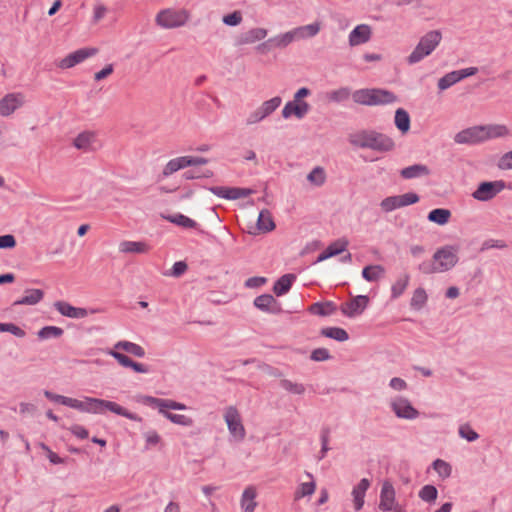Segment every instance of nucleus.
<instances>
[{"label":"nucleus","instance_id":"obj_36","mask_svg":"<svg viewBox=\"0 0 512 512\" xmlns=\"http://www.w3.org/2000/svg\"><path fill=\"white\" fill-rule=\"evenodd\" d=\"M410 276L407 273L402 274L391 286V298H399L409 285Z\"/></svg>","mask_w":512,"mask_h":512},{"label":"nucleus","instance_id":"obj_43","mask_svg":"<svg viewBox=\"0 0 512 512\" xmlns=\"http://www.w3.org/2000/svg\"><path fill=\"white\" fill-rule=\"evenodd\" d=\"M428 296L426 291L423 288H417L412 295L410 305L415 310L422 309L426 302H427Z\"/></svg>","mask_w":512,"mask_h":512},{"label":"nucleus","instance_id":"obj_34","mask_svg":"<svg viewBox=\"0 0 512 512\" xmlns=\"http://www.w3.org/2000/svg\"><path fill=\"white\" fill-rule=\"evenodd\" d=\"M114 349L123 350L139 358L145 356L144 348L130 341H119L114 345Z\"/></svg>","mask_w":512,"mask_h":512},{"label":"nucleus","instance_id":"obj_10","mask_svg":"<svg viewBox=\"0 0 512 512\" xmlns=\"http://www.w3.org/2000/svg\"><path fill=\"white\" fill-rule=\"evenodd\" d=\"M282 100L279 96L273 97L265 102L257 108L254 112L250 113V115L246 119L247 125L256 124L269 115H271L281 104Z\"/></svg>","mask_w":512,"mask_h":512},{"label":"nucleus","instance_id":"obj_64","mask_svg":"<svg viewBox=\"0 0 512 512\" xmlns=\"http://www.w3.org/2000/svg\"><path fill=\"white\" fill-rule=\"evenodd\" d=\"M69 431L74 436H76L77 438H80V439H86L89 435L88 430L85 427L78 425V424L72 425L69 428Z\"/></svg>","mask_w":512,"mask_h":512},{"label":"nucleus","instance_id":"obj_63","mask_svg":"<svg viewBox=\"0 0 512 512\" xmlns=\"http://www.w3.org/2000/svg\"><path fill=\"white\" fill-rule=\"evenodd\" d=\"M62 405H65V406H68L70 408H73V409H76V410H79V411L83 412L84 400H78V399H75V398L64 396V400H63V404Z\"/></svg>","mask_w":512,"mask_h":512},{"label":"nucleus","instance_id":"obj_37","mask_svg":"<svg viewBox=\"0 0 512 512\" xmlns=\"http://www.w3.org/2000/svg\"><path fill=\"white\" fill-rule=\"evenodd\" d=\"M336 311V306L333 302L314 303L309 307V312L319 316H328Z\"/></svg>","mask_w":512,"mask_h":512},{"label":"nucleus","instance_id":"obj_62","mask_svg":"<svg viewBox=\"0 0 512 512\" xmlns=\"http://www.w3.org/2000/svg\"><path fill=\"white\" fill-rule=\"evenodd\" d=\"M2 332H9L20 338L25 336V331L13 323H3Z\"/></svg>","mask_w":512,"mask_h":512},{"label":"nucleus","instance_id":"obj_49","mask_svg":"<svg viewBox=\"0 0 512 512\" xmlns=\"http://www.w3.org/2000/svg\"><path fill=\"white\" fill-rule=\"evenodd\" d=\"M437 496L438 491L433 485H425L419 491V497L425 502H434Z\"/></svg>","mask_w":512,"mask_h":512},{"label":"nucleus","instance_id":"obj_39","mask_svg":"<svg viewBox=\"0 0 512 512\" xmlns=\"http://www.w3.org/2000/svg\"><path fill=\"white\" fill-rule=\"evenodd\" d=\"M352 99L356 104L372 106L371 88H363V89L355 90L352 93Z\"/></svg>","mask_w":512,"mask_h":512},{"label":"nucleus","instance_id":"obj_58","mask_svg":"<svg viewBox=\"0 0 512 512\" xmlns=\"http://www.w3.org/2000/svg\"><path fill=\"white\" fill-rule=\"evenodd\" d=\"M222 21L227 26H237L242 22V14L240 11H234L233 13L225 15Z\"/></svg>","mask_w":512,"mask_h":512},{"label":"nucleus","instance_id":"obj_27","mask_svg":"<svg viewBox=\"0 0 512 512\" xmlns=\"http://www.w3.org/2000/svg\"><path fill=\"white\" fill-rule=\"evenodd\" d=\"M370 486V482L368 479L363 478L356 487L352 490L353 502L355 510H360L364 505V497L366 491Z\"/></svg>","mask_w":512,"mask_h":512},{"label":"nucleus","instance_id":"obj_20","mask_svg":"<svg viewBox=\"0 0 512 512\" xmlns=\"http://www.w3.org/2000/svg\"><path fill=\"white\" fill-rule=\"evenodd\" d=\"M372 36L371 27L367 24L357 25L349 34L350 46H358L367 43Z\"/></svg>","mask_w":512,"mask_h":512},{"label":"nucleus","instance_id":"obj_59","mask_svg":"<svg viewBox=\"0 0 512 512\" xmlns=\"http://www.w3.org/2000/svg\"><path fill=\"white\" fill-rule=\"evenodd\" d=\"M212 176H213V172L210 170H207L203 174H200L198 171H195V170H187L182 175V177L185 180L204 179V178H210Z\"/></svg>","mask_w":512,"mask_h":512},{"label":"nucleus","instance_id":"obj_33","mask_svg":"<svg viewBox=\"0 0 512 512\" xmlns=\"http://www.w3.org/2000/svg\"><path fill=\"white\" fill-rule=\"evenodd\" d=\"M385 268L381 265H368L362 270V277L368 282H375L383 278Z\"/></svg>","mask_w":512,"mask_h":512},{"label":"nucleus","instance_id":"obj_52","mask_svg":"<svg viewBox=\"0 0 512 512\" xmlns=\"http://www.w3.org/2000/svg\"><path fill=\"white\" fill-rule=\"evenodd\" d=\"M292 115L296 116L298 119H302L299 106L294 100L287 102L282 110V116L285 119L291 117Z\"/></svg>","mask_w":512,"mask_h":512},{"label":"nucleus","instance_id":"obj_12","mask_svg":"<svg viewBox=\"0 0 512 512\" xmlns=\"http://www.w3.org/2000/svg\"><path fill=\"white\" fill-rule=\"evenodd\" d=\"M481 125L472 126L458 132L454 136V141L457 144L476 145L484 141L483 131Z\"/></svg>","mask_w":512,"mask_h":512},{"label":"nucleus","instance_id":"obj_3","mask_svg":"<svg viewBox=\"0 0 512 512\" xmlns=\"http://www.w3.org/2000/svg\"><path fill=\"white\" fill-rule=\"evenodd\" d=\"M457 251L453 246H444L434 253L432 260L422 262L418 269L424 274L446 272L458 262Z\"/></svg>","mask_w":512,"mask_h":512},{"label":"nucleus","instance_id":"obj_21","mask_svg":"<svg viewBox=\"0 0 512 512\" xmlns=\"http://www.w3.org/2000/svg\"><path fill=\"white\" fill-rule=\"evenodd\" d=\"M258 495V491L255 486L249 485L247 486L241 495L240 498V507L243 512H254L258 506L256 501Z\"/></svg>","mask_w":512,"mask_h":512},{"label":"nucleus","instance_id":"obj_15","mask_svg":"<svg viewBox=\"0 0 512 512\" xmlns=\"http://www.w3.org/2000/svg\"><path fill=\"white\" fill-rule=\"evenodd\" d=\"M24 104V96L21 93H9L0 100V115L10 116Z\"/></svg>","mask_w":512,"mask_h":512},{"label":"nucleus","instance_id":"obj_61","mask_svg":"<svg viewBox=\"0 0 512 512\" xmlns=\"http://www.w3.org/2000/svg\"><path fill=\"white\" fill-rule=\"evenodd\" d=\"M497 166L501 170L512 169V150L499 158Z\"/></svg>","mask_w":512,"mask_h":512},{"label":"nucleus","instance_id":"obj_44","mask_svg":"<svg viewBox=\"0 0 512 512\" xmlns=\"http://www.w3.org/2000/svg\"><path fill=\"white\" fill-rule=\"evenodd\" d=\"M321 334L325 337L332 338L340 342L346 341L349 338L348 333L339 327L324 328L322 329Z\"/></svg>","mask_w":512,"mask_h":512},{"label":"nucleus","instance_id":"obj_54","mask_svg":"<svg viewBox=\"0 0 512 512\" xmlns=\"http://www.w3.org/2000/svg\"><path fill=\"white\" fill-rule=\"evenodd\" d=\"M350 95L352 96L350 89L347 87H342L330 92L328 97L329 100L339 103L346 101L350 97Z\"/></svg>","mask_w":512,"mask_h":512},{"label":"nucleus","instance_id":"obj_57","mask_svg":"<svg viewBox=\"0 0 512 512\" xmlns=\"http://www.w3.org/2000/svg\"><path fill=\"white\" fill-rule=\"evenodd\" d=\"M108 354L111 355L114 359H116L121 366L130 368L133 360H131L125 354L118 352V349L113 348L108 352Z\"/></svg>","mask_w":512,"mask_h":512},{"label":"nucleus","instance_id":"obj_9","mask_svg":"<svg viewBox=\"0 0 512 512\" xmlns=\"http://www.w3.org/2000/svg\"><path fill=\"white\" fill-rule=\"evenodd\" d=\"M189 18L188 13L185 10L173 11L170 9L160 11L156 16L157 25L166 28H176L183 26Z\"/></svg>","mask_w":512,"mask_h":512},{"label":"nucleus","instance_id":"obj_17","mask_svg":"<svg viewBox=\"0 0 512 512\" xmlns=\"http://www.w3.org/2000/svg\"><path fill=\"white\" fill-rule=\"evenodd\" d=\"M118 250L123 254H147L151 245L146 241L124 240L119 243Z\"/></svg>","mask_w":512,"mask_h":512},{"label":"nucleus","instance_id":"obj_48","mask_svg":"<svg viewBox=\"0 0 512 512\" xmlns=\"http://www.w3.org/2000/svg\"><path fill=\"white\" fill-rule=\"evenodd\" d=\"M298 38L304 39L307 37H314L320 31L319 23H312L305 26L295 28Z\"/></svg>","mask_w":512,"mask_h":512},{"label":"nucleus","instance_id":"obj_7","mask_svg":"<svg viewBox=\"0 0 512 512\" xmlns=\"http://www.w3.org/2000/svg\"><path fill=\"white\" fill-rule=\"evenodd\" d=\"M223 419L230 435L236 441H243L246 437V429L239 410L235 406L226 407L223 411Z\"/></svg>","mask_w":512,"mask_h":512},{"label":"nucleus","instance_id":"obj_22","mask_svg":"<svg viewBox=\"0 0 512 512\" xmlns=\"http://www.w3.org/2000/svg\"><path fill=\"white\" fill-rule=\"evenodd\" d=\"M254 305L261 311L268 313H279L281 311L280 304L270 294H263L255 298Z\"/></svg>","mask_w":512,"mask_h":512},{"label":"nucleus","instance_id":"obj_6","mask_svg":"<svg viewBox=\"0 0 512 512\" xmlns=\"http://www.w3.org/2000/svg\"><path fill=\"white\" fill-rule=\"evenodd\" d=\"M207 163L208 159L204 157L179 156L172 158L166 163L162 171L157 175V181L162 182L164 179L187 167L200 166Z\"/></svg>","mask_w":512,"mask_h":512},{"label":"nucleus","instance_id":"obj_24","mask_svg":"<svg viewBox=\"0 0 512 512\" xmlns=\"http://www.w3.org/2000/svg\"><path fill=\"white\" fill-rule=\"evenodd\" d=\"M483 131L484 141L495 138L507 137L510 135V130L503 124H488L481 125Z\"/></svg>","mask_w":512,"mask_h":512},{"label":"nucleus","instance_id":"obj_4","mask_svg":"<svg viewBox=\"0 0 512 512\" xmlns=\"http://www.w3.org/2000/svg\"><path fill=\"white\" fill-rule=\"evenodd\" d=\"M106 411H110L114 414L123 416L133 421H142V418L137 414L129 412L126 408L122 407L116 402L93 397H84L83 412L91 414H104Z\"/></svg>","mask_w":512,"mask_h":512},{"label":"nucleus","instance_id":"obj_1","mask_svg":"<svg viewBox=\"0 0 512 512\" xmlns=\"http://www.w3.org/2000/svg\"><path fill=\"white\" fill-rule=\"evenodd\" d=\"M348 140L352 146L380 153L390 152L395 148V142L390 136L375 130L357 131L350 134Z\"/></svg>","mask_w":512,"mask_h":512},{"label":"nucleus","instance_id":"obj_56","mask_svg":"<svg viewBox=\"0 0 512 512\" xmlns=\"http://www.w3.org/2000/svg\"><path fill=\"white\" fill-rule=\"evenodd\" d=\"M204 188L208 189L210 192H254L251 188H240V187H222V186H207L204 185Z\"/></svg>","mask_w":512,"mask_h":512},{"label":"nucleus","instance_id":"obj_28","mask_svg":"<svg viewBox=\"0 0 512 512\" xmlns=\"http://www.w3.org/2000/svg\"><path fill=\"white\" fill-rule=\"evenodd\" d=\"M512 190V181L506 182L503 180L482 182L475 190V192H501L502 190Z\"/></svg>","mask_w":512,"mask_h":512},{"label":"nucleus","instance_id":"obj_14","mask_svg":"<svg viewBox=\"0 0 512 512\" xmlns=\"http://www.w3.org/2000/svg\"><path fill=\"white\" fill-rule=\"evenodd\" d=\"M418 197L416 194H403V195H395L384 199L381 202V208L385 212L393 211L397 208H401L410 204H414L418 202Z\"/></svg>","mask_w":512,"mask_h":512},{"label":"nucleus","instance_id":"obj_31","mask_svg":"<svg viewBox=\"0 0 512 512\" xmlns=\"http://www.w3.org/2000/svg\"><path fill=\"white\" fill-rule=\"evenodd\" d=\"M394 123L402 134H406L410 130L411 123L408 112L403 108H398L395 111Z\"/></svg>","mask_w":512,"mask_h":512},{"label":"nucleus","instance_id":"obj_11","mask_svg":"<svg viewBox=\"0 0 512 512\" xmlns=\"http://www.w3.org/2000/svg\"><path fill=\"white\" fill-rule=\"evenodd\" d=\"M390 407L398 418L413 420L419 415V412L412 406L411 402L402 396L391 399Z\"/></svg>","mask_w":512,"mask_h":512},{"label":"nucleus","instance_id":"obj_38","mask_svg":"<svg viewBox=\"0 0 512 512\" xmlns=\"http://www.w3.org/2000/svg\"><path fill=\"white\" fill-rule=\"evenodd\" d=\"M267 35V31L263 28H253L248 32L244 33L240 40V44H250L256 41L262 40Z\"/></svg>","mask_w":512,"mask_h":512},{"label":"nucleus","instance_id":"obj_35","mask_svg":"<svg viewBox=\"0 0 512 512\" xmlns=\"http://www.w3.org/2000/svg\"><path fill=\"white\" fill-rule=\"evenodd\" d=\"M294 279H295V276L292 274L283 275L281 278H279L275 282L274 287H273L274 293L277 296L286 294L290 290Z\"/></svg>","mask_w":512,"mask_h":512},{"label":"nucleus","instance_id":"obj_42","mask_svg":"<svg viewBox=\"0 0 512 512\" xmlns=\"http://www.w3.org/2000/svg\"><path fill=\"white\" fill-rule=\"evenodd\" d=\"M316 490V483L311 480L309 482H303L298 485L295 493H294V499L300 500L303 497L311 496L314 494Z\"/></svg>","mask_w":512,"mask_h":512},{"label":"nucleus","instance_id":"obj_2","mask_svg":"<svg viewBox=\"0 0 512 512\" xmlns=\"http://www.w3.org/2000/svg\"><path fill=\"white\" fill-rule=\"evenodd\" d=\"M141 403L147 405L149 407L158 409L159 413L162 414L166 419L171 421L174 424L181 425L184 427H190L193 425L194 421L191 417L171 413L169 410H185L187 409L186 405L180 402H176L171 399L164 398H156L152 396H143L141 398Z\"/></svg>","mask_w":512,"mask_h":512},{"label":"nucleus","instance_id":"obj_50","mask_svg":"<svg viewBox=\"0 0 512 512\" xmlns=\"http://www.w3.org/2000/svg\"><path fill=\"white\" fill-rule=\"evenodd\" d=\"M63 334V329L56 326H46L39 330L38 336L41 339L58 338Z\"/></svg>","mask_w":512,"mask_h":512},{"label":"nucleus","instance_id":"obj_23","mask_svg":"<svg viewBox=\"0 0 512 512\" xmlns=\"http://www.w3.org/2000/svg\"><path fill=\"white\" fill-rule=\"evenodd\" d=\"M372 106L392 104L398 101V97L391 91L382 88H371Z\"/></svg>","mask_w":512,"mask_h":512},{"label":"nucleus","instance_id":"obj_19","mask_svg":"<svg viewBox=\"0 0 512 512\" xmlns=\"http://www.w3.org/2000/svg\"><path fill=\"white\" fill-rule=\"evenodd\" d=\"M54 307L62 316L68 318L81 319L88 316V311L85 308L74 307L65 301H56Z\"/></svg>","mask_w":512,"mask_h":512},{"label":"nucleus","instance_id":"obj_46","mask_svg":"<svg viewBox=\"0 0 512 512\" xmlns=\"http://www.w3.org/2000/svg\"><path fill=\"white\" fill-rule=\"evenodd\" d=\"M432 466H433V469L438 474V476L443 480L450 477V475L452 473L451 465L442 459H436L433 462Z\"/></svg>","mask_w":512,"mask_h":512},{"label":"nucleus","instance_id":"obj_18","mask_svg":"<svg viewBox=\"0 0 512 512\" xmlns=\"http://www.w3.org/2000/svg\"><path fill=\"white\" fill-rule=\"evenodd\" d=\"M96 144L97 137L92 131L81 132L73 141L74 147L84 152L95 151L97 148Z\"/></svg>","mask_w":512,"mask_h":512},{"label":"nucleus","instance_id":"obj_41","mask_svg":"<svg viewBox=\"0 0 512 512\" xmlns=\"http://www.w3.org/2000/svg\"><path fill=\"white\" fill-rule=\"evenodd\" d=\"M257 227L262 232H270L275 228L274 221L269 211L262 210L259 213Z\"/></svg>","mask_w":512,"mask_h":512},{"label":"nucleus","instance_id":"obj_13","mask_svg":"<svg viewBox=\"0 0 512 512\" xmlns=\"http://www.w3.org/2000/svg\"><path fill=\"white\" fill-rule=\"evenodd\" d=\"M97 52V48H81L68 54L65 58L61 59L58 63V67L61 69L72 68L75 65L83 62L87 58L94 56L95 54H97Z\"/></svg>","mask_w":512,"mask_h":512},{"label":"nucleus","instance_id":"obj_47","mask_svg":"<svg viewBox=\"0 0 512 512\" xmlns=\"http://www.w3.org/2000/svg\"><path fill=\"white\" fill-rule=\"evenodd\" d=\"M461 81L460 77L457 73V70L449 72L445 74L443 77H441L438 80V88L439 90L443 91L451 87L452 85L456 84L457 82Z\"/></svg>","mask_w":512,"mask_h":512},{"label":"nucleus","instance_id":"obj_26","mask_svg":"<svg viewBox=\"0 0 512 512\" xmlns=\"http://www.w3.org/2000/svg\"><path fill=\"white\" fill-rule=\"evenodd\" d=\"M296 39H299L298 34L296 30L293 29L275 38L269 39L266 43H262L261 45H259L258 49L265 47L267 44L273 45L275 47H286Z\"/></svg>","mask_w":512,"mask_h":512},{"label":"nucleus","instance_id":"obj_45","mask_svg":"<svg viewBox=\"0 0 512 512\" xmlns=\"http://www.w3.org/2000/svg\"><path fill=\"white\" fill-rule=\"evenodd\" d=\"M145 448L151 449L163 443L161 435L156 430H148L143 434Z\"/></svg>","mask_w":512,"mask_h":512},{"label":"nucleus","instance_id":"obj_16","mask_svg":"<svg viewBox=\"0 0 512 512\" xmlns=\"http://www.w3.org/2000/svg\"><path fill=\"white\" fill-rule=\"evenodd\" d=\"M368 297L364 295H359L354 297L349 302L342 304L341 312L348 316L354 317L356 315H360L366 308L368 304Z\"/></svg>","mask_w":512,"mask_h":512},{"label":"nucleus","instance_id":"obj_25","mask_svg":"<svg viewBox=\"0 0 512 512\" xmlns=\"http://www.w3.org/2000/svg\"><path fill=\"white\" fill-rule=\"evenodd\" d=\"M348 241L344 238L338 239L331 243L325 251H323L317 258V262H322L330 257L336 256L346 250Z\"/></svg>","mask_w":512,"mask_h":512},{"label":"nucleus","instance_id":"obj_40","mask_svg":"<svg viewBox=\"0 0 512 512\" xmlns=\"http://www.w3.org/2000/svg\"><path fill=\"white\" fill-rule=\"evenodd\" d=\"M451 217L448 209L437 208L429 212L428 220L438 225H445Z\"/></svg>","mask_w":512,"mask_h":512},{"label":"nucleus","instance_id":"obj_32","mask_svg":"<svg viewBox=\"0 0 512 512\" xmlns=\"http://www.w3.org/2000/svg\"><path fill=\"white\" fill-rule=\"evenodd\" d=\"M429 172V168L426 165L414 164L409 167L403 168L400 172V175L405 179H412L427 176Z\"/></svg>","mask_w":512,"mask_h":512},{"label":"nucleus","instance_id":"obj_55","mask_svg":"<svg viewBox=\"0 0 512 512\" xmlns=\"http://www.w3.org/2000/svg\"><path fill=\"white\" fill-rule=\"evenodd\" d=\"M458 432L461 438H464L469 442L476 441L479 438L478 433L474 431L469 424H462L459 427Z\"/></svg>","mask_w":512,"mask_h":512},{"label":"nucleus","instance_id":"obj_53","mask_svg":"<svg viewBox=\"0 0 512 512\" xmlns=\"http://www.w3.org/2000/svg\"><path fill=\"white\" fill-rule=\"evenodd\" d=\"M325 171L321 167H315L307 176V180L316 186L325 182Z\"/></svg>","mask_w":512,"mask_h":512},{"label":"nucleus","instance_id":"obj_60","mask_svg":"<svg viewBox=\"0 0 512 512\" xmlns=\"http://www.w3.org/2000/svg\"><path fill=\"white\" fill-rule=\"evenodd\" d=\"M16 238L12 234L0 236V249H13L16 247Z\"/></svg>","mask_w":512,"mask_h":512},{"label":"nucleus","instance_id":"obj_51","mask_svg":"<svg viewBox=\"0 0 512 512\" xmlns=\"http://www.w3.org/2000/svg\"><path fill=\"white\" fill-rule=\"evenodd\" d=\"M280 385L284 390L292 394L301 395L305 392V387L303 384L292 382L287 379L281 380Z\"/></svg>","mask_w":512,"mask_h":512},{"label":"nucleus","instance_id":"obj_30","mask_svg":"<svg viewBox=\"0 0 512 512\" xmlns=\"http://www.w3.org/2000/svg\"><path fill=\"white\" fill-rule=\"evenodd\" d=\"M164 219H166L167 221L177 225V226H180L184 229H196L198 224L195 220L183 215V214H180V213H177V214H173V215H167V216H162Z\"/></svg>","mask_w":512,"mask_h":512},{"label":"nucleus","instance_id":"obj_5","mask_svg":"<svg viewBox=\"0 0 512 512\" xmlns=\"http://www.w3.org/2000/svg\"><path fill=\"white\" fill-rule=\"evenodd\" d=\"M441 39L442 34L439 30H432L426 33L408 56L407 62L411 65L416 64L426 56H429L439 45Z\"/></svg>","mask_w":512,"mask_h":512},{"label":"nucleus","instance_id":"obj_8","mask_svg":"<svg viewBox=\"0 0 512 512\" xmlns=\"http://www.w3.org/2000/svg\"><path fill=\"white\" fill-rule=\"evenodd\" d=\"M379 509L384 512H405V509L396 500V491L393 484L385 480L380 491Z\"/></svg>","mask_w":512,"mask_h":512},{"label":"nucleus","instance_id":"obj_29","mask_svg":"<svg viewBox=\"0 0 512 512\" xmlns=\"http://www.w3.org/2000/svg\"><path fill=\"white\" fill-rule=\"evenodd\" d=\"M44 297L41 289H27L24 296L14 302V305H36Z\"/></svg>","mask_w":512,"mask_h":512}]
</instances>
